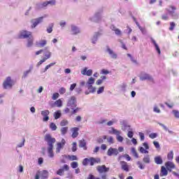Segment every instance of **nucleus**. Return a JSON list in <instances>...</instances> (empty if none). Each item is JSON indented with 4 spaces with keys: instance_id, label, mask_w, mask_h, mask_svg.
Returning <instances> with one entry per match:
<instances>
[{
    "instance_id": "obj_24",
    "label": "nucleus",
    "mask_w": 179,
    "mask_h": 179,
    "mask_svg": "<svg viewBox=\"0 0 179 179\" xmlns=\"http://www.w3.org/2000/svg\"><path fill=\"white\" fill-rule=\"evenodd\" d=\"M156 164H163V158L161 156H157L154 158Z\"/></svg>"
},
{
    "instance_id": "obj_2",
    "label": "nucleus",
    "mask_w": 179,
    "mask_h": 179,
    "mask_svg": "<svg viewBox=\"0 0 179 179\" xmlns=\"http://www.w3.org/2000/svg\"><path fill=\"white\" fill-rule=\"evenodd\" d=\"M103 14V8L97 10L94 15L90 18L91 22H94V23H97V22H100L101 20V15Z\"/></svg>"
},
{
    "instance_id": "obj_57",
    "label": "nucleus",
    "mask_w": 179,
    "mask_h": 179,
    "mask_svg": "<svg viewBox=\"0 0 179 179\" xmlns=\"http://www.w3.org/2000/svg\"><path fill=\"white\" fill-rule=\"evenodd\" d=\"M104 92V87H100L97 90V94H101Z\"/></svg>"
},
{
    "instance_id": "obj_63",
    "label": "nucleus",
    "mask_w": 179,
    "mask_h": 179,
    "mask_svg": "<svg viewBox=\"0 0 179 179\" xmlns=\"http://www.w3.org/2000/svg\"><path fill=\"white\" fill-rule=\"evenodd\" d=\"M45 44H47V41H42L39 43V47L43 48Z\"/></svg>"
},
{
    "instance_id": "obj_9",
    "label": "nucleus",
    "mask_w": 179,
    "mask_h": 179,
    "mask_svg": "<svg viewBox=\"0 0 179 179\" xmlns=\"http://www.w3.org/2000/svg\"><path fill=\"white\" fill-rule=\"evenodd\" d=\"M96 170L99 174H103V173H108L110 168L106 167V165H99L96 166Z\"/></svg>"
},
{
    "instance_id": "obj_39",
    "label": "nucleus",
    "mask_w": 179,
    "mask_h": 179,
    "mask_svg": "<svg viewBox=\"0 0 179 179\" xmlns=\"http://www.w3.org/2000/svg\"><path fill=\"white\" fill-rule=\"evenodd\" d=\"M55 104L57 107H62V101L61 99H58L55 102Z\"/></svg>"
},
{
    "instance_id": "obj_11",
    "label": "nucleus",
    "mask_w": 179,
    "mask_h": 179,
    "mask_svg": "<svg viewBox=\"0 0 179 179\" xmlns=\"http://www.w3.org/2000/svg\"><path fill=\"white\" fill-rule=\"evenodd\" d=\"M169 8L172 9V11L169 9H166V10L171 16V17H173V19H178V14L176 13V12L174 11L177 8L174 6H170Z\"/></svg>"
},
{
    "instance_id": "obj_29",
    "label": "nucleus",
    "mask_w": 179,
    "mask_h": 179,
    "mask_svg": "<svg viewBox=\"0 0 179 179\" xmlns=\"http://www.w3.org/2000/svg\"><path fill=\"white\" fill-rule=\"evenodd\" d=\"M143 163L149 164V163H150V156L145 155L143 159Z\"/></svg>"
},
{
    "instance_id": "obj_52",
    "label": "nucleus",
    "mask_w": 179,
    "mask_h": 179,
    "mask_svg": "<svg viewBox=\"0 0 179 179\" xmlns=\"http://www.w3.org/2000/svg\"><path fill=\"white\" fill-rule=\"evenodd\" d=\"M45 58H47L48 59L49 58H51V52L50 51H46L44 54Z\"/></svg>"
},
{
    "instance_id": "obj_30",
    "label": "nucleus",
    "mask_w": 179,
    "mask_h": 179,
    "mask_svg": "<svg viewBox=\"0 0 179 179\" xmlns=\"http://www.w3.org/2000/svg\"><path fill=\"white\" fill-rule=\"evenodd\" d=\"M61 115H62L61 110H57L55 112L53 115L55 120H58V118H61Z\"/></svg>"
},
{
    "instance_id": "obj_36",
    "label": "nucleus",
    "mask_w": 179,
    "mask_h": 179,
    "mask_svg": "<svg viewBox=\"0 0 179 179\" xmlns=\"http://www.w3.org/2000/svg\"><path fill=\"white\" fill-rule=\"evenodd\" d=\"M107 142L109 145H113L114 143V138L113 136L106 137Z\"/></svg>"
},
{
    "instance_id": "obj_46",
    "label": "nucleus",
    "mask_w": 179,
    "mask_h": 179,
    "mask_svg": "<svg viewBox=\"0 0 179 179\" xmlns=\"http://www.w3.org/2000/svg\"><path fill=\"white\" fill-rule=\"evenodd\" d=\"M69 122H68V120H63L61 121L60 122V126L61 127H65L66 125H68Z\"/></svg>"
},
{
    "instance_id": "obj_54",
    "label": "nucleus",
    "mask_w": 179,
    "mask_h": 179,
    "mask_svg": "<svg viewBox=\"0 0 179 179\" xmlns=\"http://www.w3.org/2000/svg\"><path fill=\"white\" fill-rule=\"evenodd\" d=\"M173 114L175 115L176 118H179V111L177 110H173L172 111Z\"/></svg>"
},
{
    "instance_id": "obj_13",
    "label": "nucleus",
    "mask_w": 179,
    "mask_h": 179,
    "mask_svg": "<svg viewBox=\"0 0 179 179\" xmlns=\"http://www.w3.org/2000/svg\"><path fill=\"white\" fill-rule=\"evenodd\" d=\"M41 114L43 117V122H47V121L50 120V117L48 116L50 115V110H42L41 112Z\"/></svg>"
},
{
    "instance_id": "obj_47",
    "label": "nucleus",
    "mask_w": 179,
    "mask_h": 179,
    "mask_svg": "<svg viewBox=\"0 0 179 179\" xmlns=\"http://www.w3.org/2000/svg\"><path fill=\"white\" fill-rule=\"evenodd\" d=\"M131 153L134 155V156H135L136 157V159H138V157H139V156L138 155V152H136V150L135 149V148H131Z\"/></svg>"
},
{
    "instance_id": "obj_1",
    "label": "nucleus",
    "mask_w": 179,
    "mask_h": 179,
    "mask_svg": "<svg viewBox=\"0 0 179 179\" xmlns=\"http://www.w3.org/2000/svg\"><path fill=\"white\" fill-rule=\"evenodd\" d=\"M45 141L48 143V153L49 157H54V151H52V149H54V145L53 143H55L56 140L55 138H52L51 136V134H47L45 136Z\"/></svg>"
},
{
    "instance_id": "obj_5",
    "label": "nucleus",
    "mask_w": 179,
    "mask_h": 179,
    "mask_svg": "<svg viewBox=\"0 0 179 179\" xmlns=\"http://www.w3.org/2000/svg\"><path fill=\"white\" fill-rule=\"evenodd\" d=\"M12 86H13V82L12 81V79L10 78V77H7L6 80L3 83V89H10Z\"/></svg>"
},
{
    "instance_id": "obj_42",
    "label": "nucleus",
    "mask_w": 179,
    "mask_h": 179,
    "mask_svg": "<svg viewBox=\"0 0 179 179\" xmlns=\"http://www.w3.org/2000/svg\"><path fill=\"white\" fill-rule=\"evenodd\" d=\"M71 110H73L71 112V114L73 115V114H76L77 113H79V111H80V108L76 107Z\"/></svg>"
},
{
    "instance_id": "obj_12",
    "label": "nucleus",
    "mask_w": 179,
    "mask_h": 179,
    "mask_svg": "<svg viewBox=\"0 0 179 179\" xmlns=\"http://www.w3.org/2000/svg\"><path fill=\"white\" fill-rule=\"evenodd\" d=\"M108 156H118V149L110 147L107 151Z\"/></svg>"
},
{
    "instance_id": "obj_48",
    "label": "nucleus",
    "mask_w": 179,
    "mask_h": 179,
    "mask_svg": "<svg viewBox=\"0 0 179 179\" xmlns=\"http://www.w3.org/2000/svg\"><path fill=\"white\" fill-rule=\"evenodd\" d=\"M78 166V164L77 162H73L71 163V166L72 167V169H77Z\"/></svg>"
},
{
    "instance_id": "obj_44",
    "label": "nucleus",
    "mask_w": 179,
    "mask_h": 179,
    "mask_svg": "<svg viewBox=\"0 0 179 179\" xmlns=\"http://www.w3.org/2000/svg\"><path fill=\"white\" fill-rule=\"evenodd\" d=\"M54 65H55V62L53 63H50V64L47 65L45 68V70L43 72H47V71H48V69H50V66H54Z\"/></svg>"
},
{
    "instance_id": "obj_4",
    "label": "nucleus",
    "mask_w": 179,
    "mask_h": 179,
    "mask_svg": "<svg viewBox=\"0 0 179 179\" xmlns=\"http://www.w3.org/2000/svg\"><path fill=\"white\" fill-rule=\"evenodd\" d=\"M44 17H47V15L31 20V28L36 29L38 24H40V23H43V20H44Z\"/></svg>"
},
{
    "instance_id": "obj_28",
    "label": "nucleus",
    "mask_w": 179,
    "mask_h": 179,
    "mask_svg": "<svg viewBox=\"0 0 179 179\" xmlns=\"http://www.w3.org/2000/svg\"><path fill=\"white\" fill-rule=\"evenodd\" d=\"M93 85H94V78L91 77L87 80V83L85 84V86H93Z\"/></svg>"
},
{
    "instance_id": "obj_26",
    "label": "nucleus",
    "mask_w": 179,
    "mask_h": 179,
    "mask_svg": "<svg viewBox=\"0 0 179 179\" xmlns=\"http://www.w3.org/2000/svg\"><path fill=\"white\" fill-rule=\"evenodd\" d=\"M72 131H73V134L71 135L72 138H78V135H79V132H78V131H79V128L73 127L72 129Z\"/></svg>"
},
{
    "instance_id": "obj_55",
    "label": "nucleus",
    "mask_w": 179,
    "mask_h": 179,
    "mask_svg": "<svg viewBox=\"0 0 179 179\" xmlns=\"http://www.w3.org/2000/svg\"><path fill=\"white\" fill-rule=\"evenodd\" d=\"M113 135H116V136L121 135V131H118V130L114 129H113Z\"/></svg>"
},
{
    "instance_id": "obj_7",
    "label": "nucleus",
    "mask_w": 179,
    "mask_h": 179,
    "mask_svg": "<svg viewBox=\"0 0 179 179\" xmlns=\"http://www.w3.org/2000/svg\"><path fill=\"white\" fill-rule=\"evenodd\" d=\"M106 52H108L112 59H117L118 58V55L113 49L110 48L109 46H106Z\"/></svg>"
},
{
    "instance_id": "obj_21",
    "label": "nucleus",
    "mask_w": 179,
    "mask_h": 179,
    "mask_svg": "<svg viewBox=\"0 0 179 179\" xmlns=\"http://www.w3.org/2000/svg\"><path fill=\"white\" fill-rule=\"evenodd\" d=\"M41 179H48V171L43 170L40 171Z\"/></svg>"
},
{
    "instance_id": "obj_43",
    "label": "nucleus",
    "mask_w": 179,
    "mask_h": 179,
    "mask_svg": "<svg viewBox=\"0 0 179 179\" xmlns=\"http://www.w3.org/2000/svg\"><path fill=\"white\" fill-rule=\"evenodd\" d=\"M117 122V120H112L107 122L108 127H111V125H114Z\"/></svg>"
},
{
    "instance_id": "obj_56",
    "label": "nucleus",
    "mask_w": 179,
    "mask_h": 179,
    "mask_svg": "<svg viewBox=\"0 0 179 179\" xmlns=\"http://www.w3.org/2000/svg\"><path fill=\"white\" fill-rule=\"evenodd\" d=\"M57 1L55 0H51L48 1V5H51V6H54Z\"/></svg>"
},
{
    "instance_id": "obj_50",
    "label": "nucleus",
    "mask_w": 179,
    "mask_h": 179,
    "mask_svg": "<svg viewBox=\"0 0 179 179\" xmlns=\"http://www.w3.org/2000/svg\"><path fill=\"white\" fill-rule=\"evenodd\" d=\"M58 97H59V94L56 92V93H54L52 96V100H57V99H58Z\"/></svg>"
},
{
    "instance_id": "obj_37",
    "label": "nucleus",
    "mask_w": 179,
    "mask_h": 179,
    "mask_svg": "<svg viewBox=\"0 0 179 179\" xmlns=\"http://www.w3.org/2000/svg\"><path fill=\"white\" fill-rule=\"evenodd\" d=\"M60 131H61L62 135H65L66 132H68V127H62Z\"/></svg>"
},
{
    "instance_id": "obj_61",
    "label": "nucleus",
    "mask_w": 179,
    "mask_h": 179,
    "mask_svg": "<svg viewBox=\"0 0 179 179\" xmlns=\"http://www.w3.org/2000/svg\"><path fill=\"white\" fill-rule=\"evenodd\" d=\"M116 139L118 142H122V141H124V138L121 136L120 134L119 136H116Z\"/></svg>"
},
{
    "instance_id": "obj_41",
    "label": "nucleus",
    "mask_w": 179,
    "mask_h": 179,
    "mask_svg": "<svg viewBox=\"0 0 179 179\" xmlns=\"http://www.w3.org/2000/svg\"><path fill=\"white\" fill-rule=\"evenodd\" d=\"M137 166H138V168H140L141 170H143L145 169V165L142 164L140 161H138L136 162Z\"/></svg>"
},
{
    "instance_id": "obj_32",
    "label": "nucleus",
    "mask_w": 179,
    "mask_h": 179,
    "mask_svg": "<svg viewBox=\"0 0 179 179\" xmlns=\"http://www.w3.org/2000/svg\"><path fill=\"white\" fill-rule=\"evenodd\" d=\"M54 27V23L49 24L48 27H47V32L48 33H52V28Z\"/></svg>"
},
{
    "instance_id": "obj_64",
    "label": "nucleus",
    "mask_w": 179,
    "mask_h": 179,
    "mask_svg": "<svg viewBox=\"0 0 179 179\" xmlns=\"http://www.w3.org/2000/svg\"><path fill=\"white\" fill-rule=\"evenodd\" d=\"M73 147H72V152H76L77 148H76V142L73 143Z\"/></svg>"
},
{
    "instance_id": "obj_15",
    "label": "nucleus",
    "mask_w": 179,
    "mask_h": 179,
    "mask_svg": "<svg viewBox=\"0 0 179 179\" xmlns=\"http://www.w3.org/2000/svg\"><path fill=\"white\" fill-rule=\"evenodd\" d=\"M85 87L87 89V90L85 92V94L86 95L96 92V87H93V85H85Z\"/></svg>"
},
{
    "instance_id": "obj_19",
    "label": "nucleus",
    "mask_w": 179,
    "mask_h": 179,
    "mask_svg": "<svg viewBox=\"0 0 179 179\" xmlns=\"http://www.w3.org/2000/svg\"><path fill=\"white\" fill-rule=\"evenodd\" d=\"M110 29L113 31H115V34H116V36H122V32L121 31V30L115 27V26L114 25L110 26Z\"/></svg>"
},
{
    "instance_id": "obj_20",
    "label": "nucleus",
    "mask_w": 179,
    "mask_h": 179,
    "mask_svg": "<svg viewBox=\"0 0 179 179\" xmlns=\"http://www.w3.org/2000/svg\"><path fill=\"white\" fill-rule=\"evenodd\" d=\"M101 160L100 158H94V157H90V166H94L95 163H100Z\"/></svg>"
},
{
    "instance_id": "obj_25",
    "label": "nucleus",
    "mask_w": 179,
    "mask_h": 179,
    "mask_svg": "<svg viewBox=\"0 0 179 179\" xmlns=\"http://www.w3.org/2000/svg\"><path fill=\"white\" fill-rule=\"evenodd\" d=\"M169 174V171H167V169H166V167L164 166H162L161 167V173H160V176L161 177H164V176H167Z\"/></svg>"
},
{
    "instance_id": "obj_23",
    "label": "nucleus",
    "mask_w": 179,
    "mask_h": 179,
    "mask_svg": "<svg viewBox=\"0 0 179 179\" xmlns=\"http://www.w3.org/2000/svg\"><path fill=\"white\" fill-rule=\"evenodd\" d=\"M79 148H83L84 150H87V147H86V141H85V139L79 141Z\"/></svg>"
},
{
    "instance_id": "obj_35",
    "label": "nucleus",
    "mask_w": 179,
    "mask_h": 179,
    "mask_svg": "<svg viewBox=\"0 0 179 179\" xmlns=\"http://www.w3.org/2000/svg\"><path fill=\"white\" fill-rule=\"evenodd\" d=\"M127 57H129V58H130V59H131V62H133V64L138 65V62L136 61V59H135V58H134V57H132V55L131 54H127Z\"/></svg>"
},
{
    "instance_id": "obj_45",
    "label": "nucleus",
    "mask_w": 179,
    "mask_h": 179,
    "mask_svg": "<svg viewBox=\"0 0 179 179\" xmlns=\"http://www.w3.org/2000/svg\"><path fill=\"white\" fill-rule=\"evenodd\" d=\"M68 159L71 160V162H73V160H78V157H76V155H69Z\"/></svg>"
},
{
    "instance_id": "obj_8",
    "label": "nucleus",
    "mask_w": 179,
    "mask_h": 179,
    "mask_svg": "<svg viewBox=\"0 0 179 179\" xmlns=\"http://www.w3.org/2000/svg\"><path fill=\"white\" fill-rule=\"evenodd\" d=\"M31 36V31L23 30L20 31L19 38H30Z\"/></svg>"
},
{
    "instance_id": "obj_31",
    "label": "nucleus",
    "mask_w": 179,
    "mask_h": 179,
    "mask_svg": "<svg viewBox=\"0 0 179 179\" xmlns=\"http://www.w3.org/2000/svg\"><path fill=\"white\" fill-rule=\"evenodd\" d=\"M167 159L168 160H173L174 159V152L173 150H171L168 155H167Z\"/></svg>"
},
{
    "instance_id": "obj_3",
    "label": "nucleus",
    "mask_w": 179,
    "mask_h": 179,
    "mask_svg": "<svg viewBox=\"0 0 179 179\" xmlns=\"http://www.w3.org/2000/svg\"><path fill=\"white\" fill-rule=\"evenodd\" d=\"M77 101H76V97L75 96H72L67 101V107L71 108V110H73L74 108H76L78 107L77 104Z\"/></svg>"
},
{
    "instance_id": "obj_62",
    "label": "nucleus",
    "mask_w": 179,
    "mask_h": 179,
    "mask_svg": "<svg viewBox=\"0 0 179 179\" xmlns=\"http://www.w3.org/2000/svg\"><path fill=\"white\" fill-rule=\"evenodd\" d=\"M162 20H169V15L168 14H164L162 16Z\"/></svg>"
},
{
    "instance_id": "obj_16",
    "label": "nucleus",
    "mask_w": 179,
    "mask_h": 179,
    "mask_svg": "<svg viewBox=\"0 0 179 179\" xmlns=\"http://www.w3.org/2000/svg\"><path fill=\"white\" fill-rule=\"evenodd\" d=\"M101 36V33L100 32H95L91 38V41L92 44H96L97 40H99V38Z\"/></svg>"
},
{
    "instance_id": "obj_27",
    "label": "nucleus",
    "mask_w": 179,
    "mask_h": 179,
    "mask_svg": "<svg viewBox=\"0 0 179 179\" xmlns=\"http://www.w3.org/2000/svg\"><path fill=\"white\" fill-rule=\"evenodd\" d=\"M34 41V38L33 36H30L27 40V47L30 48V47L33 46V42Z\"/></svg>"
},
{
    "instance_id": "obj_22",
    "label": "nucleus",
    "mask_w": 179,
    "mask_h": 179,
    "mask_svg": "<svg viewBox=\"0 0 179 179\" xmlns=\"http://www.w3.org/2000/svg\"><path fill=\"white\" fill-rule=\"evenodd\" d=\"M151 41L152 44H154L156 51L158 52L159 55L162 54V52L160 51V48L159 47V45L156 43V41L153 39V38H151Z\"/></svg>"
},
{
    "instance_id": "obj_10",
    "label": "nucleus",
    "mask_w": 179,
    "mask_h": 179,
    "mask_svg": "<svg viewBox=\"0 0 179 179\" xmlns=\"http://www.w3.org/2000/svg\"><path fill=\"white\" fill-rule=\"evenodd\" d=\"M66 143V141L62 138L61 142H59L57 143V148H56V153H60L61 149H64V146H65Z\"/></svg>"
},
{
    "instance_id": "obj_33",
    "label": "nucleus",
    "mask_w": 179,
    "mask_h": 179,
    "mask_svg": "<svg viewBox=\"0 0 179 179\" xmlns=\"http://www.w3.org/2000/svg\"><path fill=\"white\" fill-rule=\"evenodd\" d=\"M107 139V136H103L102 138L99 137L97 138V142L98 143H104V140Z\"/></svg>"
},
{
    "instance_id": "obj_17",
    "label": "nucleus",
    "mask_w": 179,
    "mask_h": 179,
    "mask_svg": "<svg viewBox=\"0 0 179 179\" xmlns=\"http://www.w3.org/2000/svg\"><path fill=\"white\" fill-rule=\"evenodd\" d=\"M120 164L121 165L122 170L128 173L129 171V165L124 161H120Z\"/></svg>"
},
{
    "instance_id": "obj_49",
    "label": "nucleus",
    "mask_w": 179,
    "mask_h": 179,
    "mask_svg": "<svg viewBox=\"0 0 179 179\" xmlns=\"http://www.w3.org/2000/svg\"><path fill=\"white\" fill-rule=\"evenodd\" d=\"M90 163V159L87 158H85L83 161V166H87Z\"/></svg>"
},
{
    "instance_id": "obj_18",
    "label": "nucleus",
    "mask_w": 179,
    "mask_h": 179,
    "mask_svg": "<svg viewBox=\"0 0 179 179\" xmlns=\"http://www.w3.org/2000/svg\"><path fill=\"white\" fill-rule=\"evenodd\" d=\"M165 166H166L168 171H171V170H173V169H176V165L174 164V163H173L171 162H166Z\"/></svg>"
},
{
    "instance_id": "obj_53",
    "label": "nucleus",
    "mask_w": 179,
    "mask_h": 179,
    "mask_svg": "<svg viewBox=\"0 0 179 179\" xmlns=\"http://www.w3.org/2000/svg\"><path fill=\"white\" fill-rule=\"evenodd\" d=\"M66 92V89H65V87H61L59 90V93L60 94H65V92Z\"/></svg>"
},
{
    "instance_id": "obj_38",
    "label": "nucleus",
    "mask_w": 179,
    "mask_h": 179,
    "mask_svg": "<svg viewBox=\"0 0 179 179\" xmlns=\"http://www.w3.org/2000/svg\"><path fill=\"white\" fill-rule=\"evenodd\" d=\"M50 128L52 131H57V125L55 124V123L51 122L50 124Z\"/></svg>"
},
{
    "instance_id": "obj_14",
    "label": "nucleus",
    "mask_w": 179,
    "mask_h": 179,
    "mask_svg": "<svg viewBox=\"0 0 179 179\" xmlns=\"http://www.w3.org/2000/svg\"><path fill=\"white\" fill-rule=\"evenodd\" d=\"M71 34L73 36H76L80 34V29H79V27H76V25L72 24L71 26Z\"/></svg>"
},
{
    "instance_id": "obj_6",
    "label": "nucleus",
    "mask_w": 179,
    "mask_h": 179,
    "mask_svg": "<svg viewBox=\"0 0 179 179\" xmlns=\"http://www.w3.org/2000/svg\"><path fill=\"white\" fill-rule=\"evenodd\" d=\"M140 80H149L150 82H155L153 77L148 73H141L140 76Z\"/></svg>"
},
{
    "instance_id": "obj_34",
    "label": "nucleus",
    "mask_w": 179,
    "mask_h": 179,
    "mask_svg": "<svg viewBox=\"0 0 179 179\" xmlns=\"http://www.w3.org/2000/svg\"><path fill=\"white\" fill-rule=\"evenodd\" d=\"M136 26L138 27L139 30L141 31L142 34H146V29L141 27L139 22H136Z\"/></svg>"
},
{
    "instance_id": "obj_58",
    "label": "nucleus",
    "mask_w": 179,
    "mask_h": 179,
    "mask_svg": "<svg viewBox=\"0 0 179 179\" xmlns=\"http://www.w3.org/2000/svg\"><path fill=\"white\" fill-rule=\"evenodd\" d=\"M59 26H60V27H62V29H64V27H65V26H66V22L61 21L59 22Z\"/></svg>"
},
{
    "instance_id": "obj_51",
    "label": "nucleus",
    "mask_w": 179,
    "mask_h": 179,
    "mask_svg": "<svg viewBox=\"0 0 179 179\" xmlns=\"http://www.w3.org/2000/svg\"><path fill=\"white\" fill-rule=\"evenodd\" d=\"M45 6H48V1H45L39 4V8H45Z\"/></svg>"
},
{
    "instance_id": "obj_40",
    "label": "nucleus",
    "mask_w": 179,
    "mask_h": 179,
    "mask_svg": "<svg viewBox=\"0 0 179 179\" xmlns=\"http://www.w3.org/2000/svg\"><path fill=\"white\" fill-rule=\"evenodd\" d=\"M175 27H176V22H170V27H169L170 31H173V30H174Z\"/></svg>"
},
{
    "instance_id": "obj_60",
    "label": "nucleus",
    "mask_w": 179,
    "mask_h": 179,
    "mask_svg": "<svg viewBox=\"0 0 179 179\" xmlns=\"http://www.w3.org/2000/svg\"><path fill=\"white\" fill-rule=\"evenodd\" d=\"M149 136L151 139H155V138H157V134L152 133L149 135Z\"/></svg>"
},
{
    "instance_id": "obj_59",
    "label": "nucleus",
    "mask_w": 179,
    "mask_h": 179,
    "mask_svg": "<svg viewBox=\"0 0 179 179\" xmlns=\"http://www.w3.org/2000/svg\"><path fill=\"white\" fill-rule=\"evenodd\" d=\"M58 176H64V169H60L57 171Z\"/></svg>"
}]
</instances>
